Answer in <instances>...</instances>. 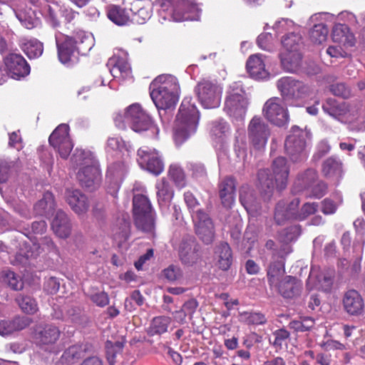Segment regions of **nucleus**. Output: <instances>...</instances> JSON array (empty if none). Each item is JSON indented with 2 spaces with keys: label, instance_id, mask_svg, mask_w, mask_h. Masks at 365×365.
<instances>
[{
  "label": "nucleus",
  "instance_id": "79ce46f5",
  "mask_svg": "<svg viewBox=\"0 0 365 365\" xmlns=\"http://www.w3.org/2000/svg\"><path fill=\"white\" fill-rule=\"evenodd\" d=\"M322 172L327 178H338L342 173V164L334 157H330L323 162Z\"/></svg>",
  "mask_w": 365,
  "mask_h": 365
},
{
  "label": "nucleus",
  "instance_id": "2f4dec72",
  "mask_svg": "<svg viewBox=\"0 0 365 365\" xmlns=\"http://www.w3.org/2000/svg\"><path fill=\"white\" fill-rule=\"evenodd\" d=\"M158 203L161 210L169 207L174 197L172 185L165 179L158 180L155 184Z\"/></svg>",
  "mask_w": 365,
  "mask_h": 365
},
{
  "label": "nucleus",
  "instance_id": "338daca9",
  "mask_svg": "<svg viewBox=\"0 0 365 365\" xmlns=\"http://www.w3.org/2000/svg\"><path fill=\"white\" fill-rule=\"evenodd\" d=\"M60 287V283L56 277H50L46 279L43 289L44 290L51 294H56Z\"/></svg>",
  "mask_w": 365,
  "mask_h": 365
},
{
  "label": "nucleus",
  "instance_id": "9b49d317",
  "mask_svg": "<svg viewBox=\"0 0 365 365\" xmlns=\"http://www.w3.org/2000/svg\"><path fill=\"white\" fill-rule=\"evenodd\" d=\"M311 139V133L307 129L292 126L285 140V150L293 162L304 160L308 155L307 145Z\"/></svg>",
  "mask_w": 365,
  "mask_h": 365
},
{
  "label": "nucleus",
  "instance_id": "a211bd4d",
  "mask_svg": "<svg viewBox=\"0 0 365 365\" xmlns=\"http://www.w3.org/2000/svg\"><path fill=\"white\" fill-rule=\"evenodd\" d=\"M138 162L140 166L149 173L158 175L163 169L164 165L158 152L146 146L141 147L138 150Z\"/></svg>",
  "mask_w": 365,
  "mask_h": 365
},
{
  "label": "nucleus",
  "instance_id": "8fccbe9b",
  "mask_svg": "<svg viewBox=\"0 0 365 365\" xmlns=\"http://www.w3.org/2000/svg\"><path fill=\"white\" fill-rule=\"evenodd\" d=\"M239 320L247 324L259 325L267 322V319L264 314L259 312H240L239 314Z\"/></svg>",
  "mask_w": 365,
  "mask_h": 365
},
{
  "label": "nucleus",
  "instance_id": "39448f33",
  "mask_svg": "<svg viewBox=\"0 0 365 365\" xmlns=\"http://www.w3.org/2000/svg\"><path fill=\"white\" fill-rule=\"evenodd\" d=\"M191 101V98L183 99L176 118L174 139L178 144L183 143L197 130L199 112Z\"/></svg>",
  "mask_w": 365,
  "mask_h": 365
},
{
  "label": "nucleus",
  "instance_id": "dca6fc26",
  "mask_svg": "<svg viewBox=\"0 0 365 365\" xmlns=\"http://www.w3.org/2000/svg\"><path fill=\"white\" fill-rule=\"evenodd\" d=\"M264 116L272 124L283 126L288 123L289 115L283 100L274 97L267 100L262 109Z\"/></svg>",
  "mask_w": 365,
  "mask_h": 365
},
{
  "label": "nucleus",
  "instance_id": "e2e57ef3",
  "mask_svg": "<svg viewBox=\"0 0 365 365\" xmlns=\"http://www.w3.org/2000/svg\"><path fill=\"white\" fill-rule=\"evenodd\" d=\"M319 346L325 351L344 350L346 346L344 344L334 339H327L322 341Z\"/></svg>",
  "mask_w": 365,
  "mask_h": 365
},
{
  "label": "nucleus",
  "instance_id": "2eb2a0df",
  "mask_svg": "<svg viewBox=\"0 0 365 365\" xmlns=\"http://www.w3.org/2000/svg\"><path fill=\"white\" fill-rule=\"evenodd\" d=\"M24 246L26 250L21 249L20 252L16 255L15 259H11L13 264H26L29 258L36 257L43 252L53 253L55 255L58 254L57 247L52 240L48 237L41 239V241L38 243L34 242L32 246L28 245L27 244H25Z\"/></svg>",
  "mask_w": 365,
  "mask_h": 365
},
{
  "label": "nucleus",
  "instance_id": "c756f323",
  "mask_svg": "<svg viewBox=\"0 0 365 365\" xmlns=\"http://www.w3.org/2000/svg\"><path fill=\"white\" fill-rule=\"evenodd\" d=\"M32 323V319L27 317L17 316L12 319L0 320V335L9 336L21 331Z\"/></svg>",
  "mask_w": 365,
  "mask_h": 365
},
{
  "label": "nucleus",
  "instance_id": "f257e3e1",
  "mask_svg": "<svg viewBox=\"0 0 365 365\" xmlns=\"http://www.w3.org/2000/svg\"><path fill=\"white\" fill-rule=\"evenodd\" d=\"M56 43L59 61L69 66L78 61L80 52L91 48L93 39L84 31H78L73 36L58 33L56 34Z\"/></svg>",
  "mask_w": 365,
  "mask_h": 365
},
{
  "label": "nucleus",
  "instance_id": "603ef678",
  "mask_svg": "<svg viewBox=\"0 0 365 365\" xmlns=\"http://www.w3.org/2000/svg\"><path fill=\"white\" fill-rule=\"evenodd\" d=\"M314 325V320L310 317H304L302 320H293L292 321L289 327L294 331H307L312 329Z\"/></svg>",
  "mask_w": 365,
  "mask_h": 365
},
{
  "label": "nucleus",
  "instance_id": "473e14b6",
  "mask_svg": "<svg viewBox=\"0 0 365 365\" xmlns=\"http://www.w3.org/2000/svg\"><path fill=\"white\" fill-rule=\"evenodd\" d=\"M343 304L345 310L351 315L361 314L364 303L361 295L355 290H349L344 294Z\"/></svg>",
  "mask_w": 365,
  "mask_h": 365
},
{
  "label": "nucleus",
  "instance_id": "864d4df0",
  "mask_svg": "<svg viewBox=\"0 0 365 365\" xmlns=\"http://www.w3.org/2000/svg\"><path fill=\"white\" fill-rule=\"evenodd\" d=\"M169 175L175 182L176 185L180 187H183L185 185V175L181 168L177 164H173L169 168Z\"/></svg>",
  "mask_w": 365,
  "mask_h": 365
},
{
  "label": "nucleus",
  "instance_id": "412c9836",
  "mask_svg": "<svg viewBox=\"0 0 365 365\" xmlns=\"http://www.w3.org/2000/svg\"><path fill=\"white\" fill-rule=\"evenodd\" d=\"M178 254L181 262L187 267L196 264L201 259L200 246L192 237H187L182 240Z\"/></svg>",
  "mask_w": 365,
  "mask_h": 365
},
{
  "label": "nucleus",
  "instance_id": "4d7b16f0",
  "mask_svg": "<svg viewBox=\"0 0 365 365\" xmlns=\"http://www.w3.org/2000/svg\"><path fill=\"white\" fill-rule=\"evenodd\" d=\"M331 91L335 96H340L343 98H349L352 96V91L350 87L344 83L332 85Z\"/></svg>",
  "mask_w": 365,
  "mask_h": 365
},
{
  "label": "nucleus",
  "instance_id": "69168bd1",
  "mask_svg": "<svg viewBox=\"0 0 365 365\" xmlns=\"http://www.w3.org/2000/svg\"><path fill=\"white\" fill-rule=\"evenodd\" d=\"M289 333L284 329H280L276 330L274 332V336L275 337L274 341L273 342V345L276 347L281 348L282 345L285 343L287 339L289 337Z\"/></svg>",
  "mask_w": 365,
  "mask_h": 365
},
{
  "label": "nucleus",
  "instance_id": "9d476101",
  "mask_svg": "<svg viewBox=\"0 0 365 365\" xmlns=\"http://www.w3.org/2000/svg\"><path fill=\"white\" fill-rule=\"evenodd\" d=\"M299 200L294 199L287 203L285 201H280L277 203L274 212V220L278 225L292 220H302L309 215L314 214L318 207L314 202H307L304 204L299 210Z\"/></svg>",
  "mask_w": 365,
  "mask_h": 365
},
{
  "label": "nucleus",
  "instance_id": "f03ea898",
  "mask_svg": "<svg viewBox=\"0 0 365 365\" xmlns=\"http://www.w3.org/2000/svg\"><path fill=\"white\" fill-rule=\"evenodd\" d=\"M150 97L158 110H165L175 106L180 86L177 78L171 75H160L150 86Z\"/></svg>",
  "mask_w": 365,
  "mask_h": 365
},
{
  "label": "nucleus",
  "instance_id": "6e6552de",
  "mask_svg": "<svg viewBox=\"0 0 365 365\" xmlns=\"http://www.w3.org/2000/svg\"><path fill=\"white\" fill-rule=\"evenodd\" d=\"M323 109L338 120L350 124L354 129L365 130V106L363 104L349 105L343 103L330 108L323 106Z\"/></svg>",
  "mask_w": 365,
  "mask_h": 365
},
{
  "label": "nucleus",
  "instance_id": "a19ab883",
  "mask_svg": "<svg viewBox=\"0 0 365 365\" xmlns=\"http://www.w3.org/2000/svg\"><path fill=\"white\" fill-rule=\"evenodd\" d=\"M21 45L23 51L29 58H38L43 53V43L36 38H24L21 40Z\"/></svg>",
  "mask_w": 365,
  "mask_h": 365
},
{
  "label": "nucleus",
  "instance_id": "774afa93",
  "mask_svg": "<svg viewBox=\"0 0 365 365\" xmlns=\"http://www.w3.org/2000/svg\"><path fill=\"white\" fill-rule=\"evenodd\" d=\"M309 188L312 190V197L320 198L325 195L327 187L324 182H319L314 183Z\"/></svg>",
  "mask_w": 365,
  "mask_h": 365
},
{
  "label": "nucleus",
  "instance_id": "f8f14e48",
  "mask_svg": "<svg viewBox=\"0 0 365 365\" xmlns=\"http://www.w3.org/2000/svg\"><path fill=\"white\" fill-rule=\"evenodd\" d=\"M248 98L240 82L231 84L227 91L224 110L235 120H243L248 106Z\"/></svg>",
  "mask_w": 365,
  "mask_h": 365
},
{
  "label": "nucleus",
  "instance_id": "5701e85b",
  "mask_svg": "<svg viewBox=\"0 0 365 365\" xmlns=\"http://www.w3.org/2000/svg\"><path fill=\"white\" fill-rule=\"evenodd\" d=\"M60 336L59 329L53 325H46L43 327H36L34 332L36 344L46 351H52L53 344Z\"/></svg>",
  "mask_w": 365,
  "mask_h": 365
},
{
  "label": "nucleus",
  "instance_id": "0eeeda50",
  "mask_svg": "<svg viewBox=\"0 0 365 365\" xmlns=\"http://www.w3.org/2000/svg\"><path fill=\"white\" fill-rule=\"evenodd\" d=\"M184 200L190 212H192V217L195 224V232L200 240L205 244H210L214 240V225L208 214L204 210L198 209L195 211L199 205V202L191 192L184 193Z\"/></svg>",
  "mask_w": 365,
  "mask_h": 365
},
{
  "label": "nucleus",
  "instance_id": "bb28decb",
  "mask_svg": "<svg viewBox=\"0 0 365 365\" xmlns=\"http://www.w3.org/2000/svg\"><path fill=\"white\" fill-rule=\"evenodd\" d=\"M4 63L12 78L20 79L30 73L29 64L19 54L10 53L5 58Z\"/></svg>",
  "mask_w": 365,
  "mask_h": 365
},
{
  "label": "nucleus",
  "instance_id": "13d9d810",
  "mask_svg": "<svg viewBox=\"0 0 365 365\" xmlns=\"http://www.w3.org/2000/svg\"><path fill=\"white\" fill-rule=\"evenodd\" d=\"M273 36L269 33L260 34L257 38V44L263 50L272 51L274 48Z\"/></svg>",
  "mask_w": 365,
  "mask_h": 365
},
{
  "label": "nucleus",
  "instance_id": "f3484780",
  "mask_svg": "<svg viewBox=\"0 0 365 365\" xmlns=\"http://www.w3.org/2000/svg\"><path fill=\"white\" fill-rule=\"evenodd\" d=\"M268 124L259 116L253 117L247 126V136L250 143L257 148H264L270 135Z\"/></svg>",
  "mask_w": 365,
  "mask_h": 365
},
{
  "label": "nucleus",
  "instance_id": "423d86ee",
  "mask_svg": "<svg viewBox=\"0 0 365 365\" xmlns=\"http://www.w3.org/2000/svg\"><path fill=\"white\" fill-rule=\"evenodd\" d=\"M73 160L80 167L77 178L89 191L96 190L101 183V172L93 155L89 151L76 150Z\"/></svg>",
  "mask_w": 365,
  "mask_h": 365
},
{
  "label": "nucleus",
  "instance_id": "20e7f679",
  "mask_svg": "<svg viewBox=\"0 0 365 365\" xmlns=\"http://www.w3.org/2000/svg\"><path fill=\"white\" fill-rule=\"evenodd\" d=\"M289 175V167L284 157L274 160L272 173L268 170H260L258 173V187L260 191L269 195L274 189L282 190L287 186Z\"/></svg>",
  "mask_w": 365,
  "mask_h": 365
},
{
  "label": "nucleus",
  "instance_id": "6ab92c4d",
  "mask_svg": "<svg viewBox=\"0 0 365 365\" xmlns=\"http://www.w3.org/2000/svg\"><path fill=\"white\" fill-rule=\"evenodd\" d=\"M68 132L69 126L67 124H61L49 137L50 145L58 152L62 158H68L73 147Z\"/></svg>",
  "mask_w": 365,
  "mask_h": 365
},
{
  "label": "nucleus",
  "instance_id": "7ed1b4c3",
  "mask_svg": "<svg viewBox=\"0 0 365 365\" xmlns=\"http://www.w3.org/2000/svg\"><path fill=\"white\" fill-rule=\"evenodd\" d=\"M114 122L116 127L122 130L125 129L128 125L136 133L150 130L154 137H157L159 133L158 127L138 103L130 105L123 113H118L114 118Z\"/></svg>",
  "mask_w": 365,
  "mask_h": 365
},
{
  "label": "nucleus",
  "instance_id": "bf43d9fd",
  "mask_svg": "<svg viewBox=\"0 0 365 365\" xmlns=\"http://www.w3.org/2000/svg\"><path fill=\"white\" fill-rule=\"evenodd\" d=\"M348 48H344V46H329L327 50L326 53L331 58H345L347 56L348 53L346 49Z\"/></svg>",
  "mask_w": 365,
  "mask_h": 365
},
{
  "label": "nucleus",
  "instance_id": "09e8293b",
  "mask_svg": "<svg viewBox=\"0 0 365 365\" xmlns=\"http://www.w3.org/2000/svg\"><path fill=\"white\" fill-rule=\"evenodd\" d=\"M170 321V318L168 317H158L154 318L150 327V333L153 335L165 333L168 330Z\"/></svg>",
  "mask_w": 365,
  "mask_h": 365
},
{
  "label": "nucleus",
  "instance_id": "c9c22d12",
  "mask_svg": "<svg viewBox=\"0 0 365 365\" xmlns=\"http://www.w3.org/2000/svg\"><path fill=\"white\" fill-rule=\"evenodd\" d=\"M240 200L247 212L254 215L259 208V203L255 197L252 190L247 185H244L240 191Z\"/></svg>",
  "mask_w": 365,
  "mask_h": 365
},
{
  "label": "nucleus",
  "instance_id": "4468645a",
  "mask_svg": "<svg viewBox=\"0 0 365 365\" xmlns=\"http://www.w3.org/2000/svg\"><path fill=\"white\" fill-rule=\"evenodd\" d=\"M195 92L201 105L207 109L220 106L222 88L216 82L202 80L198 83Z\"/></svg>",
  "mask_w": 365,
  "mask_h": 365
},
{
  "label": "nucleus",
  "instance_id": "680f3d73",
  "mask_svg": "<svg viewBox=\"0 0 365 365\" xmlns=\"http://www.w3.org/2000/svg\"><path fill=\"white\" fill-rule=\"evenodd\" d=\"M181 269L175 265H170L163 270V276L169 281H175L182 277Z\"/></svg>",
  "mask_w": 365,
  "mask_h": 365
},
{
  "label": "nucleus",
  "instance_id": "37998d69",
  "mask_svg": "<svg viewBox=\"0 0 365 365\" xmlns=\"http://www.w3.org/2000/svg\"><path fill=\"white\" fill-rule=\"evenodd\" d=\"M210 133L213 139L221 143L230 134V127L223 120H215L212 124Z\"/></svg>",
  "mask_w": 365,
  "mask_h": 365
},
{
  "label": "nucleus",
  "instance_id": "f704fd0d",
  "mask_svg": "<svg viewBox=\"0 0 365 365\" xmlns=\"http://www.w3.org/2000/svg\"><path fill=\"white\" fill-rule=\"evenodd\" d=\"M51 227L59 237L66 238L70 235L71 225L67 215L63 211H57L51 222Z\"/></svg>",
  "mask_w": 365,
  "mask_h": 365
},
{
  "label": "nucleus",
  "instance_id": "0e129e2a",
  "mask_svg": "<svg viewBox=\"0 0 365 365\" xmlns=\"http://www.w3.org/2000/svg\"><path fill=\"white\" fill-rule=\"evenodd\" d=\"M300 234V230L297 226H291L284 230L281 234L282 240L285 242L295 240Z\"/></svg>",
  "mask_w": 365,
  "mask_h": 365
},
{
  "label": "nucleus",
  "instance_id": "7c9ffc66",
  "mask_svg": "<svg viewBox=\"0 0 365 365\" xmlns=\"http://www.w3.org/2000/svg\"><path fill=\"white\" fill-rule=\"evenodd\" d=\"M332 41L344 48H350L355 45L356 38L349 28L344 24L334 25L331 33Z\"/></svg>",
  "mask_w": 365,
  "mask_h": 365
},
{
  "label": "nucleus",
  "instance_id": "b1692460",
  "mask_svg": "<svg viewBox=\"0 0 365 365\" xmlns=\"http://www.w3.org/2000/svg\"><path fill=\"white\" fill-rule=\"evenodd\" d=\"M127 171L128 165L125 161L115 162L108 165L106 173V182L108 184V192L112 195L114 196L117 193Z\"/></svg>",
  "mask_w": 365,
  "mask_h": 365
},
{
  "label": "nucleus",
  "instance_id": "c03bdc74",
  "mask_svg": "<svg viewBox=\"0 0 365 365\" xmlns=\"http://www.w3.org/2000/svg\"><path fill=\"white\" fill-rule=\"evenodd\" d=\"M20 309L26 314H34L38 309V304L35 299L30 296L20 294L16 299Z\"/></svg>",
  "mask_w": 365,
  "mask_h": 365
},
{
  "label": "nucleus",
  "instance_id": "393cba45",
  "mask_svg": "<svg viewBox=\"0 0 365 365\" xmlns=\"http://www.w3.org/2000/svg\"><path fill=\"white\" fill-rule=\"evenodd\" d=\"M183 6L186 9V11L181 14L178 9H174L173 0H160V6L164 10L168 11L173 14V19L175 21H198L200 18V9L194 4L188 2H182Z\"/></svg>",
  "mask_w": 365,
  "mask_h": 365
},
{
  "label": "nucleus",
  "instance_id": "4be33fe9",
  "mask_svg": "<svg viewBox=\"0 0 365 365\" xmlns=\"http://www.w3.org/2000/svg\"><path fill=\"white\" fill-rule=\"evenodd\" d=\"M123 4L129 9L132 22L143 24L151 17L150 0H123Z\"/></svg>",
  "mask_w": 365,
  "mask_h": 365
},
{
  "label": "nucleus",
  "instance_id": "5fc2aeb1",
  "mask_svg": "<svg viewBox=\"0 0 365 365\" xmlns=\"http://www.w3.org/2000/svg\"><path fill=\"white\" fill-rule=\"evenodd\" d=\"M130 146L127 145L120 137H110L107 140V149L123 152L125 150L129 153Z\"/></svg>",
  "mask_w": 365,
  "mask_h": 365
},
{
  "label": "nucleus",
  "instance_id": "72a5a7b5",
  "mask_svg": "<svg viewBox=\"0 0 365 365\" xmlns=\"http://www.w3.org/2000/svg\"><path fill=\"white\" fill-rule=\"evenodd\" d=\"M332 283L333 279L331 275L319 274L318 270L314 267H312L307 279V285L310 289L316 288L324 292H329L331 288Z\"/></svg>",
  "mask_w": 365,
  "mask_h": 365
},
{
  "label": "nucleus",
  "instance_id": "1a4fd4ad",
  "mask_svg": "<svg viewBox=\"0 0 365 365\" xmlns=\"http://www.w3.org/2000/svg\"><path fill=\"white\" fill-rule=\"evenodd\" d=\"M282 45L279 56L283 68L288 72H297L302 63L301 36L294 32L286 34L282 38Z\"/></svg>",
  "mask_w": 365,
  "mask_h": 365
},
{
  "label": "nucleus",
  "instance_id": "aec40b11",
  "mask_svg": "<svg viewBox=\"0 0 365 365\" xmlns=\"http://www.w3.org/2000/svg\"><path fill=\"white\" fill-rule=\"evenodd\" d=\"M277 88L284 100L301 99L309 93V88L304 83L292 77H284L277 81Z\"/></svg>",
  "mask_w": 365,
  "mask_h": 365
},
{
  "label": "nucleus",
  "instance_id": "de8ad7c7",
  "mask_svg": "<svg viewBox=\"0 0 365 365\" xmlns=\"http://www.w3.org/2000/svg\"><path fill=\"white\" fill-rule=\"evenodd\" d=\"M284 267L282 260L272 264L267 271V276L270 284L277 285L280 278L284 275Z\"/></svg>",
  "mask_w": 365,
  "mask_h": 365
},
{
  "label": "nucleus",
  "instance_id": "c85d7f7f",
  "mask_svg": "<svg viewBox=\"0 0 365 365\" xmlns=\"http://www.w3.org/2000/svg\"><path fill=\"white\" fill-rule=\"evenodd\" d=\"M65 200L71 209L78 215L85 214L89 208L87 197L76 189H67L65 192Z\"/></svg>",
  "mask_w": 365,
  "mask_h": 365
},
{
  "label": "nucleus",
  "instance_id": "58836bf2",
  "mask_svg": "<svg viewBox=\"0 0 365 365\" xmlns=\"http://www.w3.org/2000/svg\"><path fill=\"white\" fill-rule=\"evenodd\" d=\"M55 207L54 197L51 192H46L35 205L34 211L36 215L46 217L53 215Z\"/></svg>",
  "mask_w": 365,
  "mask_h": 365
},
{
  "label": "nucleus",
  "instance_id": "a878e982",
  "mask_svg": "<svg viewBox=\"0 0 365 365\" xmlns=\"http://www.w3.org/2000/svg\"><path fill=\"white\" fill-rule=\"evenodd\" d=\"M110 74L115 78L126 79L131 73L130 66L128 62L127 53L124 51H118L108 62Z\"/></svg>",
  "mask_w": 365,
  "mask_h": 365
},
{
  "label": "nucleus",
  "instance_id": "4c0bfd02",
  "mask_svg": "<svg viewBox=\"0 0 365 365\" xmlns=\"http://www.w3.org/2000/svg\"><path fill=\"white\" fill-rule=\"evenodd\" d=\"M129 9H122L116 5H110L108 8L107 16L108 19L119 26H123L130 22L131 16Z\"/></svg>",
  "mask_w": 365,
  "mask_h": 365
},
{
  "label": "nucleus",
  "instance_id": "6e6d98bb",
  "mask_svg": "<svg viewBox=\"0 0 365 365\" xmlns=\"http://www.w3.org/2000/svg\"><path fill=\"white\" fill-rule=\"evenodd\" d=\"M294 24L288 19H282L275 22L273 29L277 35L287 32V34L294 32Z\"/></svg>",
  "mask_w": 365,
  "mask_h": 365
},
{
  "label": "nucleus",
  "instance_id": "ea45409f",
  "mask_svg": "<svg viewBox=\"0 0 365 365\" xmlns=\"http://www.w3.org/2000/svg\"><path fill=\"white\" fill-rule=\"evenodd\" d=\"M215 259L220 269L227 270L232 264V252L227 243H222L216 247Z\"/></svg>",
  "mask_w": 365,
  "mask_h": 365
},
{
  "label": "nucleus",
  "instance_id": "49530a36",
  "mask_svg": "<svg viewBox=\"0 0 365 365\" xmlns=\"http://www.w3.org/2000/svg\"><path fill=\"white\" fill-rule=\"evenodd\" d=\"M317 179V173L314 169H309L300 175L295 182V186H299L302 189L309 188L314 183H316Z\"/></svg>",
  "mask_w": 365,
  "mask_h": 365
},
{
  "label": "nucleus",
  "instance_id": "cd10ccee",
  "mask_svg": "<svg viewBox=\"0 0 365 365\" xmlns=\"http://www.w3.org/2000/svg\"><path fill=\"white\" fill-rule=\"evenodd\" d=\"M250 76L256 80H267L270 73L266 68V56L257 53L250 56L246 64Z\"/></svg>",
  "mask_w": 365,
  "mask_h": 365
},
{
  "label": "nucleus",
  "instance_id": "ddd939ff",
  "mask_svg": "<svg viewBox=\"0 0 365 365\" xmlns=\"http://www.w3.org/2000/svg\"><path fill=\"white\" fill-rule=\"evenodd\" d=\"M133 210L136 227L145 232H152L155 228V212L147 195L134 194Z\"/></svg>",
  "mask_w": 365,
  "mask_h": 365
},
{
  "label": "nucleus",
  "instance_id": "a18cd8bd",
  "mask_svg": "<svg viewBox=\"0 0 365 365\" xmlns=\"http://www.w3.org/2000/svg\"><path fill=\"white\" fill-rule=\"evenodd\" d=\"M329 29L324 23L316 24L310 31L311 41L315 44H322L327 39Z\"/></svg>",
  "mask_w": 365,
  "mask_h": 365
},
{
  "label": "nucleus",
  "instance_id": "e433bc0d",
  "mask_svg": "<svg viewBox=\"0 0 365 365\" xmlns=\"http://www.w3.org/2000/svg\"><path fill=\"white\" fill-rule=\"evenodd\" d=\"M276 286L283 297L291 298L299 292L301 283L294 277L286 276L283 279L279 280Z\"/></svg>",
  "mask_w": 365,
  "mask_h": 365
},
{
  "label": "nucleus",
  "instance_id": "052dcab7",
  "mask_svg": "<svg viewBox=\"0 0 365 365\" xmlns=\"http://www.w3.org/2000/svg\"><path fill=\"white\" fill-rule=\"evenodd\" d=\"M331 145L327 140H322L317 145L316 151L313 155L314 160H320L323 156L329 153Z\"/></svg>",
  "mask_w": 365,
  "mask_h": 365
},
{
  "label": "nucleus",
  "instance_id": "3c124183",
  "mask_svg": "<svg viewBox=\"0 0 365 365\" xmlns=\"http://www.w3.org/2000/svg\"><path fill=\"white\" fill-rule=\"evenodd\" d=\"M4 282L14 290H21L24 287L21 278L11 271H4L2 274Z\"/></svg>",
  "mask_w": 365,
  "mask_h": 365
}]
</instances>
